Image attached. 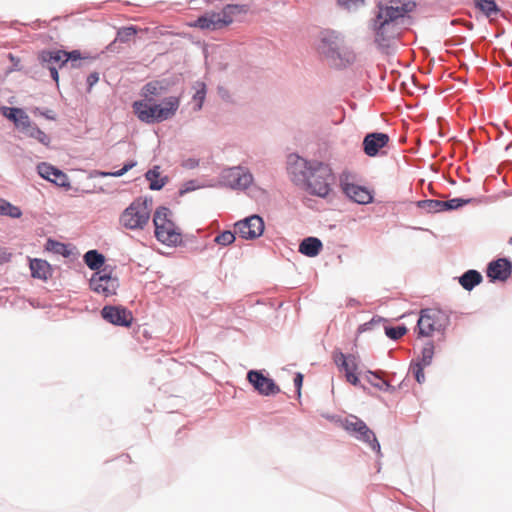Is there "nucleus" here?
<instances>
[{
    "label": "nucleus",
    "instance_id": "obj_20",
    "mask_svg": "<svg viewBox=\"0 0 512 512\" xmlns=\"http://www.w3.org/2000/svg\"><path fill=\"white\" fill-rule=\"evenodd\" d=\"M342 188L345 195L358 204H368L373 201L372 192L364 186L344 183Z\"/></svg>",
    "mask_w": 512,
    "mask_h": 512
},
{
    "label": "nucleus",
    "instance_id": "obj_19",
    "mask_svg": "<svg viewBox=\"0 0 512 512\" xmlns=\"http://www.w3.org/2000/svg\"><path fill=\"white\" fill-rule=\"evenodd\" d=\"M37 170L42 178L51 181L59 187L70 186L68 176L63 171L50 164L41 163L37 166Z\"/></svg>",
    "mask_w": 512,
    "mask_h": 512
},
{
    "label": "nucleus",
    "instance_id": "obj_4",
    "mask_svg": "<svg viewBox=\"0 0 512 512\" xmlns=\"http://www.w3.org/2000/svg\"><path fill=\"white\" fill-rule=\"evenodd\" d=\"M249 7L244 4H228L220 12L207 13L199 17L191 26L207 30H217L230 25L234 17L246 14Z\"/></svg>",
    "mask_w": 512,
    "mask_h": 512
},
{
    "label": "nucleus",
    "instance_id": "obj_21",
    "mask_svg": "<svg viewBox=\"0 0 512 512\" xmlns=\"http://www.w3.org/2000/svg\"><path fill=\"white\" fill-rule=\"evenodd\" d=\"M512 270L511 262L505 258L492 261L487 268V276L491 280L505 281L509 278Z\"/></svg>",
    "mask_w": 512,
    "mask_h": 512
},
{
    "label": "nucleus",
    "instance_id": "obj_18",
    "mask_svg": "<svg viewBox=\"0 0 512 512\" xmlns=\"http://www.w3.org/2000/svg\"><path fill=\"white\" fill-rule=\"evenodd\" d=\"M389 141L390 138L385 133H369L363 139L364 153L369 157H375L381 153V150L388 145Z\"/></svg>",
    "mask_w": 512,
    "mask_h": 512
},
{
    "label": "nucleus",
    "instance_id": "obj_46",
    "mask_svg": "<svg viewBox=\"0 0 512 512\" xmlns=\"http://www.w3.org/2000/svg\"><path fill=\"white\" fill-rule=\"evenodd\" d=\"M33 113H34V114H40V115H42V116L46 117L47 119H51V120H54V119H55L54 113H53V111H51V110H47L46 112H41V111L39 110V108H35V109L33 110Z\"/></svg>",
    "mask_w": 512,
    "mask_h": 512
},
{
    "label": "nucleus",
    "instance_id": "obj_39",
    "mask_svg": "<svg viewBox=\"0 0 512 512\" xmlns=\"http://www.w3.org/2000/svg\"><path fill=\"white\" fill-rule=\"evenodd\" d=\"M235 240V234L231 231H224L215 237V242L222 246L230 245Z\"/></svg>",
    "mask_w": 512,
    "mask_h": 512
},
{
    "label": "nucleus",
    "instance_id": "obj_12",
    "mask_svg": "<svg viewBox=\"0 0 512 512\" xmlns=\"http://www.w3.org/2000/svg\"><path fill=\"white\" fill-rule=\"evenodd\" d=\"M118 287V279L104 271L95 272L90 279V288L104 297L115 295Z\"/></svg>",
    "mask_w": 512,
    "mask_h": 512
},
{
    "label": "nucleus",
    "instance_id": "obj_6",
    "mask_svg": "<svg viewBox=\"0 0 512 512\" xmlns=\"http://www.w3.org/2000/svg\"><path fill=\"white\" fill-rule=\"evenodd\" d=\"M448 324L447 315L437 309H423L417 322L418 335L429 337L434 332H440Z\"/></svg>",
    "mask_w": 512,
    "mask_h": 512
},
{
    "label": "nucleus",
    "instance_id": "obj_5",
    "mask_svg": "<svg viewBox=\"0 0 512 512\" xmlns=\"http://www.w3.org/2000/svg\"><path fill=\"white\" fill-rule=\"evenodd\" d=\"M151 217V204L146 199H135L120 214L119 224L128 230H143Z\"/></svg>",
    "mask_w": 512,
    "mask_h": 512
},
{
    "label": "nucleus",
    "instance_id": "obj_44",
    "mask_svg": "<svg viewBox=\"0 0 512 512\" xmlns=\"http://www.w3.org/2000/svg\"><path fill=\"white\" fill-rule=\"evenodd\" d=\"M414 374H415V379L418 383H423L424 380H425V375H424V371H423V365L422 364H417L415 370H414Z\"/></svg>",
    "mask_w": 512,
    "mask_h": 512
},
{
    "label": "nucleus",
    "instance_id": "obj_47",
    "mask_svg": "<svg viewBox=\"0 0 512 512\" xmlns=\"http://www.w3.org/2000/svg\"><path fill=\"white\" fill-rule=\"evenodd\" d=\"M11 254L8 253L5 249L0 247V264L8 262L10 260Z\"/></svg>",
    "mask_w": 512,
    "mask_h": 512
},
{
    "label": "nucleus",
    "instance_id": "obj_40",
    "mask_svg": "<svg viewBox=\"0 0 512 512\" xmlns=\"http://www.w3.org/2000/svg\"><path fill=\"white\" fill-rule=\"evenodd\" d=\"M2 115L13 121L16 124L19 114L21 113L20 108L13 107H2L1 108Z\"/></svg>",
    "mask_w": 512,
    "mask_h": 512
},
{
    "label": "nucleus",
    "instance_id": "obj_11",
    "mask_svg": "<svg viewBox=\"0 0 512 512\" xmlns=\"http://www.w3.org/2000/svg\"><path fill=\"white\" fill-rule=\"evenodd\" d=\"M333 360L338 369L344 372L346 381L357 386L359 384L357 374L359 367L358 357L353 354L345 355L344 353L337 351L333 354Z\"/></svg>",
    "mask_w": 512,
    "mask_h": 512
},
{
    "label": "nucleus",
    "instance_id": "obj_33",
    "mask_svg": "<svg viewBox=\"0 0 512 512\" xmlns=\"http://www.w3.org/2000/svg\"><path fill=\"white\" fill-rule=\"evenodd\" d=\"M365 0H337V5L349 12L356 11L364 6Z\"/></svg>",
    "mask_w": 512,
    "mask_h": 512
},
{
    "label": "nucleus",
    "instance_id": "obj_7",
    "mask_svg": "<svg viewBox=\"0 0 512 512\" xmlns=\"http://www.w3.org/2000/svg\"><path fill=\"white\" fill-rule=\"evenodd\" d=\"M341 424L345 430L353 434L358 440L367 443L373 451L380 452V444L374 432L361 419L350 415Z\"/></svg>",
    "mask_w": 512,
    "mask_h": 512
},
{
    "label": "nucleus",
    "instance_id": "obj_2",
    "mask_svg": "<svg viewBox=\"0 0 512 512\" xmlns=\"http://www.w3.org/2000/svg\"><path fill=\"white\" fill-rule=\"evenodd\" d=\"M166 91V86L161 81H151L141 90L144 100L135 101L132 105L133 112L138 119L145 123L161 122L173 117L179 107L178 97H168L162 104H152L154 96H161Z\"/></svg>",
    "mask_w": 512,
    "mask_h": 512
},
{
    "label": "nucleus",
    "instance_id": "obj_28",
    "mask_svg": "<svg viewBox=\"0 0 512 512\" xmlns=\"http://www.w3.org/2000/svg\"><path fill=\"white\" fill-rule=\"evenodd\" d=\"M0 215L9 216L11 218H20L22 212L19 207L12 205L4 199H0Z\"/></svg>",
    "mask_w": 512,
    "mask_h": 512
},
{
    "label": "nucleus",
    "instance_id": "obj_17",
    "mask_svg": "<svg viewBox=\"0 0 512 512\" xmlns=\"http://www.w3.org/2000/svg\"><path fill=\"white\" fill-rule=\"evenodd\" d=\"M247 379L253 385L255 390L262 395L269 396L280 392V388L275 384V382L271 378L264 376L260 371H249Z\"/></svg>",
    "mask_w": 512,
    "mask_h": 512
},
{
    "label": "nucleus",
    "instance_id": "obj_16",
    "mask_svg": "<svg viewBox=\"0 0 512 512\" xmlns=\"http://www.w3.org/2000/svg\"><path fill=\"white\" fill-rule=\"evenodd\" d=\"M223 180L233 189H246L252 183L253 176L241 167H233L224 173Z\"/></svg>",
    "mask_w": 512,
    "mask_h": 512
},
{
    "label": "nucleus",
    "instance_id": "obj_22",
    "mask_svg": "<svg viewBox=\"0 0 512 512\" xmlns=\"http://www.w3.org/2000/svg\"><path fill=\"white\" fill-rule=\"evenodd\" d=\"M322 249V242L315 237L305 238L299 246V252L308 257L317 256Z\"/></svg>",
    "mask_w": 512,
    "mask_h": 512
},
{
    "label": "nucleus",
    "instance_id": "obj_41",
    "mask_svg": "<svg viewBox=\"0 0 512 512\" xmlns=\"http://www.w3.org/2000/svg\"><path fill=\"white\" fill-rule=\"evenodd\" d=\"M469 202V199L464 200L461 198H454L448 201H444V211L457 209L465 204H468Z\"/></svg>",
    "mask_w": 512,
    "mask_h": 512
},
{
    "label": "nucleus",
    "instance_id": "obj_10",
    "mask_svg": "<svg viewBox=\"0 0 512 512\" xmlns=\"http://www.w3.org/2000/svg\"><path fill=\"white\" fill-rule=\"evenodd\" d=\"M372 30L375 34V43L380 48H389L398 37V27L396 23L373 19Z\"/></svg>",
    "mask_w": 512,
    "mask_h": 512
},
{
    "label": "nucleus",
    "instance_id": "obj_36",
    "mask_svg": "<svg viewBox=\"0 0 512 512\" xmlns=\"http://www.w3.org/2000/svg\"><path fill=\"white\" fill-rule=\"evenodd\" d=\"M434 355V345L432 342H428L422 349L421 364L427 366L431 363Z\"/></svg>",
    "mask_w": 512,
    "mask_h": 512
},
{
    "label": "nucleus",
    "instance_id": "obj_31",
    "mask_svg": "<svg viewBox=\"0 0 512 512\" xmlns=\"http://www.w3.org/2000/svg\"><path fill=\"white\" fill-rule=\"evenodd\" d=\"M419 207L426 209L428 212L436 213L444 211V201L442 200H424L418 203Z\"/></svg>",
    "mask_w": 512,
    "mask_h": 512
},
{
    "label": "nucleus",
    "instance_id": "obj_34",
    "mask_svg": "<svg viewBox=\"0 0 512 512\" xmlns=\"http://www.w3.org/2000/svg\"><path fill=\"white\" fill-rule=\"evenodd\" d=\"M405 326L385 327V334L392 340H398L407 333Z\"/></svg>",
    "mask_w": 512,
    "mask_h": 512
},
{
    "label": "nucleus",
    "instance_id": "obj_49",
    "mask_svg": "<svg viewBox=\"0 0 512 512\" xmlns=\"http://www.w3.org/2000/svg\"><path fill=\"white\" fill-rule=\"evenodd\" d=\"M327 418L331 421H336V418L334 416H327Z\"/></svg>",
    "mask_w": 512,
    "mask_h": 512
},
{
    "label": "nucleus",
    "instance_id": "obj_45",
    "mask_svg": "<svg viewBox=\"0 0 512 512\" xmlns=\"http://www.w3.org/2000/svg\"><path fill=\"white\" fill-rule=\"evenodd\" d=\"M99 81V74L97 72H93L89 74L87 77V84L89 89L92 88Z\"/></svg>",
    "mask_w": 512,
    "mask_h": 512
},
{
    "label": "nucleus",
    "instance_id": "obj_1",
    "mask_svg": "<svg viewBox=\"0 0 512 512\" xmlns=\"http://www.w3.org/2000/svg\"><path fill=\"white\" fill-rule=\"evenodd\" d=\"M289 172L293 181L305 183L309 193L326 197L331 191L334 174L331 167L320 161H307L299 156H291Z\"/></svg>",
    "mask_w": 512,
    "mask_h": 512
},
{
    "label": "nucleus",
    "instance_id": "obj_15",
    "mask_svg": "<svg viewBox=\"0 0 512 512\" xmlns=\"http://www.w3.org/2000/svg\"><path fill=\"white\" fill-rule=\"evenodd\" d=\"M101 315L113 325L129 327L133 322L132 312L122 306H105L101 310Z\"/></svg>",
    "mask_w": 512,
    "mask_h": 512
},
{
    "label": "nucleus",
    "instance_id": "obj_3",
    "mask_svg": "<svg viewBox=\"0 0 512 512\" xmlns=\"http://www.w3.org/2000/svg\"><path fill=\"white\" fill-rule=\"evenodd\" d=\"M172 217L173 214L167 207H158L153 215L155 237L167 246H176L182 242L181 230Z\"/></svg>",
    "mask_w": 512,
    "mask_h": 512
},
{
    "label": "nucleus",
    "instance_id": "obj_8",
    "mask_svg": "<svg viewBox=\"0 0 512 512\" xmlns=\"http://www.w3.org/2000/svg\"><path fill=\"white\" fill-rule=\"evenodd\" d=\"M378 12L375 19L396 23L399 18L415 8V3L411 1L401 2L400 0H391L389 4H378Z\"/></svg>",
    "mask_w": 512,
    "mask_h": 512
},
{
    "label": "nucleus",
    "instance_id": "obj_43",
    "mask_svg": "<svg viewBox=\"0 0 512 512\" xmlns=\"http://www.w3.org/2000/svg\"><path fill=\"white\" fill-rule=\"evenodd\" d=\"M67 63L70 61L72 67H77L76 62L81 59V54L78 50L66 52Z\"/></svg>",
    "mask_w": 512,
    "mask_h": 512
},
{
    "label": "nucleus",
    "instance_id": "obj_37",
    "mask_svg": "<svg viewBox=\"0 0 512 512\" xmlns=\"http://www.w3.org/2000/svg\"><path fill=\"white\" fill-rule=\"evenodd\" d=\"M32 125L29 116L21 109L15 126L25 133Z\"/></svg>",
    "mask_w": 512,
    "mask_h": 512
},
{
    "label": "nucleus",
    "instance_id": "obj_50",
    "mask_svg": "<svg viewBox=\"0 0 512 512\" xmlns=\"http://www.w3.org/2000/svg\"><path fill=\"white\" fill-rule=\"evenodd\" d=\"M509 244L512 245V237L509 239Z\"/></svg>",
    "mask_w": 512,
    "mask_h": 512
},
{
    "label": "nucleus",
    "instance_id": "obj_27",
    "mask_svg": "<svg viewBox=\"0 0 512 512\" xmlns=\"http://www.w3.org/2000/svg\"><path fill=\"white\" fill-rule=\"evenodd\" d=\"M45 248L48 252L62 255L64 257H68L70 255V251L66 244L52 240V239L47 240Z\"/></svg>",
    "mask_w": 512,
    "mask_h": 512
},
{
    "label": "nucleus",
    "instance_id": "obj_14",
    "mask_svg": "<svg viewBox=\"0 0 512 512\" xmlns=\"http://www.w3.org/2000/svg\"><path fill=\"white\" fill-rule=\"evenodd\" d=\"M66 51L47 50L40 54V60L44 67L50 71V75L55 82L59 80L58 69L67 64Z\"/></svg>",
    "mask_w": 512,
    "mask_h": 512
},
{
    "label": "nucleus",
    "instance_id": "obj_29",
    "mask_svg": "<svg viewBox=\"0 0 512 512\" xmlns=\"http://www.w3.org/2000/svg\"><path fill=\"white\" fill-rule=\"evenodd\" d=\"M25 134L31 138L36 139L41 144L48 146L50 143V137L43 132L39 127H37L35 124H33L26 132Z\"/></svg>",
    "mask_w": 512,
    "mask_h": 512
},
{
    "label": "nucleus",
    "instance_id": "obj_35",
    "mask_svg": "<svg viewBox=\"0 0 512 512\" xmlns=\"http://www.w3.org/2000/svg\"><path fill=\"white\" fill-rule=\"evenodd\" d=\"M369 374L373 378L367 377L368 382L379 390H388L391 387L390 384L381 379L377 373L369 371Z\"/></svg>",
    "mask_w": 512,
    "mask_h": 512
},
{
    "label": "nucleus",
    "instance_id": "obj_32",
    "mask_svg": "<svg viewBox=\"0 0 512 512\" xmlns=\"http://www.w3.org/2000/svg\"><path fill=\"white\" fill-rule=\"evenodd\" d=\"M137 34V29L134 26L123 27L117 32L116 40L122 43L128 42L132 37Z\"/></svg>",
    "mask_w": 512,
    "mask_h": 512
},
{
    "label": "nucleus",
    "instance_id": "obj_23",
    "mask_svg": "<svg viewBox=\"0 0 512 512\" xmlns=\"http://www.w3.org/2000/svg\"><path fill=\"white\" fill-rule=\"evenodd\" d=\"M30 270L34 278L46 280L51 275V268L47 261L33 259L30 261Z\"/></svg>",
    "mask_w": 512,
    "mask_h": 512
},
{
    "label": "nucleus",
    "instance_id": "obj_38",
    "mask_svg": "<svg viewBox=\"0 0 512 512\" xmlns=\"http://www.w3.org/2000/svg\"><path fill=\"white\" fill-rule=\"evenodd\" d=\"M198 89L194 94V101L196 102V110H200L202 108L205 95H206V85L203 82L197 84Z\"/></svg>",
    "mask_w": 512,
    "mask_h": 512
},
{
    "label": "nucleus",
    "instance_id": "obj_30",
    "mask_svg": "<svg viewBox=\"0 0 512 512\" xmlns=\"http://www.w3.org/2000/svg\"><path fill=\"white\" fill-rule=\"evenodd\" d=\"M146 179L150 182V189L159 190L165 185L164 179L160 178V173L156 169H151L146 173Z\"/></svg>",
    "mask_w": 512,
    "mask_h": 512
},
{
    "label": "nucleus",
    "instance_id": "obj_25",
    "mask_svg": "<svg viewBox=\"0 0 512 512\" xmlns=\"http://www.w3.org/2000/svg\"><path fill=\"white\" fill-rule=\"evenodd\" d=\"M482 281V275L476 270L466 271L460 278L459 283L465 290H472Z\"/></svg>",
    "mask_w": 512,
    "mask_h": 512
},
{
    "label": "nucleus",
    "instance_id": "obj_42",
    "mask_svg": "<svg viewBox=\"0 0 512 512\" xmlns=\"http://www.w3.org/2000/svg\"><path fill=\"white\" fill-rule=\"evenodd\" d=\"M135 165H136V162L131 161V162L124 164V166L120 170H117L115 172H102V173H100V175L120 177V176L124 175L127 171L132 169Z\"/></svg>",
    "mask_w": 512,
    "mask_h": 512
},
{
    "label": "nucleus",
    "instance_id": "obj_24",
    "mask_svg": "<svg viewBox=\"0 0 512 512\" xmlns=\"http://www.w3.org/2000/svg\"><path fill=\"white\" fill-rule=\"evenodd\" d=\"M474 4L490 20L495 19L500 13V8L494 0H474Z\"/></svg>",
    "mask_w": 512,
    "mask_h": 512
},
{
    "label": "nucleus",
    "instance_id": "obj_48",
    "mask_svg": "<svg viewBox=\"0 0 512 512\" xmlns=\"http://www.w3.org/2000/svg\"><path fill=\"white\" fill-rule=\"evenodd\" d=\"M302 382H303V376H302V374L298 373L296 375V377L294 378V384L298 388V390H300V388L302 386Z\"/></svg>",
    "mask_w": 512,
    "mask_h": 512
},
{
    "label": "nucleus",
    "instance_id": "obj_13",
    "mask_svg": "<svg viewBox=\"0 0 512 512\" xmlns=\"http://www.w3.org/2000/svg\"><path fill=\"white\" fill-rule=\"evenodd\" d=\"M264 232V221L258 215H252L235 224V233L243 239H255Z\"/></svg>",
    "mask_w": 512,
    "mask_h": 512
},
{
    "label": "nucleus",
    "instance_id": "obj_9",
    "mask_svg": "<svg viewBox=\"0 0 512 512\" xmlns=\"http://www.w3.org/2000/svg\"><path fill=\"white\" fill-rule=\"evenodd\" d=\"M342 48L343 38L337 31L324 29L319 33L317 49L321 54L337 58L340 56Z\"/></svg>",
    "mask_w": 512,
    "mask_h": 512
},
{
    "label": "nucleus",
    "instance_id": "obj_26",
    "mask_svg": "<svg viewBox=\"0 0 512 512\" xmlns=\"http://www.w3.org/2000/svg\"><path fill=\"white\" fill-rule=\"evenodd\" d=\"M84 261L90 269L99 270L104 264L105 258L96 250H89L84 255Z\"/></svg>",
    "mask_w": 512,
    "mask_h": 512
}]
</instances>
